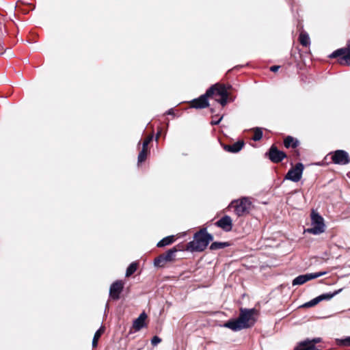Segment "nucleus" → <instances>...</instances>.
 Wrapping results in <instances>:
<instances>
[{
	"label": "nucleus",
	"instance_id": "20",
	"mask_svg": "<svg viewBox=\"0 0 350 350\" xmlns=\"http://www.w3.org/2000/svg\"><path fill=\"white\" fill-rule=\"evenodd\" d=\"M342 291V289L340 288L337 291H335L334 293H324V294L320 295L319 296V297L320 299V301H324V300H330L335 295L340 293Z\"/></svg>",
	"mask_w": 350,
	"mask_h": 350
},
{
	"label": "nucleus",
	"instance_id": "2",
	"mask_svg": "<svg viewBox=\"0 0 350 350\" xmlns=\"http://www.w3.org/2000/svg\"><path fill=\"white\" fill-rule=\"evenodd\" d=\"M213 239V235L206 232V228H202L194 234L193 240L187 244L186 250L192 252H202Z\"/></svg>",
	"mask_w": 350,
	"mask_h": 350
},
{
	"label": "nucleus",
	"instance_id": "6",
	"mask_svg": "<svg viewBox=\"0 0 350 350\" xmlns=\"http://www.w3.org/2000/svg\"><path fill=\"white\" fill-rule=\"evenodd\" d=\"M177 252L178 250L175 247L168 250L154 260V265L157 267H163L167 262H173L175 260Z\"/></svg>",
	"mask_w": 350,
	"mask_h": 350
},
{
	"label": "nucleus",
	"instance_id": "34",
	"mask_svg": "<svg viewBox=\"0 0 350 350\" xmlns=\"http://www.w3.org/2000/svg\"><path fill=\"white\" fill-rule=\"evenodd\" d=\"M166 114H167V115H172V114H174L173 109H170L169 110H167V112H166Z\"/></svg>",
	"mask_w": 350,
	"mask_h": 350
},
{
	"label": "nucleus",
	"instance_id": "19",
	"mask_svg": "<svg viewBox=\"0 0 350 350\" xmlns=\"http://www.w3.org/2000/svg\"><path fill=\"white\" fill-rule=\"evenodd\" d=\"M174 236H167V237L162 239L161 241H159L157 243V246L159 247H165V246H167V245L172 243L174 242Z\"/></svg>",
	"mask_w": 350,
	"mask_h": 350
},
{
	"label": "nucleus",
	"instance_id": "30",
	"mask_svg": "<svg viewBox=\"0 0 350 350\" xmlns=\"http://www.w3.org/2000/svg\"><path fill=\"white\" fill-rule=\"evenodd\" d=\"M341 342L343 345L350 347V336L342 339Z\"/></svg>",
	"mask_w": 350,
	"mask_h": 350
},
{
	"label": "nucleus",
	"instance_id": "24",
	"mask_svg": "<svg viewBox=\"0 0 350 350\" xmlns=\"http://www.w3.org/2000/svg\"><path fill=\"white\" fill-rule=\"evenodd\" d=\"M254 136L252 137V139L254 141V142H257V141H259L262 139V135H263V133H262V130L261 128L260 127H256L254 129Z\"/></svg>",
	"mask_w": 350,
	"mask_h": 350
},
{
	"label": "nucleus",
	"instance_id": "28",
	"mask_svg": "<svg viewBox=\"0 0 350 350\" xmlns=\"http://www.w3.org/2000/svg\"><path fill=\"white\" fill-rule=\"evenodd\" d=\"M153 135L148 136L145 140L143 142L142 144V148L148 150V146L150 142L152 140Z\"/></svg>",
	"mask_w": 350,
	"mask_h": 350
},
{
	"label": "nucleus",
	"instance_id": "31",
	"mask_svg": "<svg viewBox=\"0 0 350 350\" xmlns=\"http://www.w3.org/2000/svg\"><path fill=\"white\" fill-rule=\"evenodd\" d=\"M306 340H308V339H307ZM309 341H310V342H311V344H313L314 345L315 343L321 342V338H315L312 339V340H309Z\"/></svg>",
	"mask_w": 350,
	"mask_h": 350
},
{
	"label": "nucleus",
	"instance_id": "37",
	"mask_svg": "<svg viewBox=\"0 0 350 350\" xmlns=\"http://www.w3.org/2000/svg\"><path fill=\"white\" fill-rule=\"evenodd\" d=\"M329 155H330L329 154H327L326 157H325V159H327V157H329Z\"/></svg>",
	"mask_w": 350,
	"mask_h": 350
},
{
	"label": "nucleus",
	"instance_id": "38",
	"mask_svg": "<svg viewBox=\"0 0 350 350\" xmlns=\"http://www.w3.org/2000/svg\"><path fill=\"white\" fill-rule=\"evenodd\" d=\"M329 155H330L329 154H327L326 157H325V159H327V157H329Z\"/></svg>",
	"mask_w": 350,
	"mask_h": 350
},
{
	"label": "nucleus",
	"instance_id": "9",
	"mask_svg": "<svg viewBox=\"0 0 350 350\" xmlns=\"http://www.w3.org/2000/svg\"><path fill=\"white\" fill-rule=\"evenodd\" d=\"M304 167L301 163H297L295 167L291 168L285 176V179L297 183L302 176Z\"/></svg>",
	"mask_w": 350,
	"mask_h": 350
},
{
	"label": "nucleus",
	"instance_id": "14",
	"mask_svg": "<svg viewBox=\"0 0 350 350\" xmlns=\"http://www.w3.org/2000/svg\"><path fill=\"white\" fill-rule=\"evenodd\" d=\"M215 226L225 232H230L232 228V220L228 215H225L215 222Z\"/></svg>",
	"mask_w": 350,
	"mask_h": 350
},
{
	"label": "nucleus",
	"instance_id": "35",
	"mask_svg": "<svg viewBox=\"0 0 350 350\" xmlns=\"http://www.w3.org/2000/svg\"><path fill=\"white\" fill-rule=\"evenodd\" d=\"M159 135H160V133H157V137H156V139H157V138L159 137Z\"/></svg>",
	"mask_w": 350,
	"mask_h": 350
},
{
	"label": "nucleus",
	"instance_id": "21",
	"mask_svg": "<svg viewBox=\"0 0 350 350\" xmlns=\"http://www.w3.org/2000/svg\"><path fill=\"white\" fill-rule=\"evenodd\" d=\"M230 243L228 242H213L210 245L211 250H217L219 249H223L224 247H228Z\"/></svg>",
	"mask_w": 350,
	"mask_h": 350
},
{
	"label": "nucleus",
	"instance_id": "4",
	"mask_svg": "<svg viewBox=\"0 0 350 350\" xmlns=\"http://www.w3.org/2000/svg\"><path fill=\"white\" fill-rule=\"evenodd\" d=\"M251 205L252 202L250 199L244 197L239 200H233L230 206L234 208L235 214L241 217L249 213Z\"/></svg>",
	"mask_w": 350,
	"mask_h": 350
},
{
	"label": "nucleus",
	"instance_id": "7",
	"mask_svg": "<svg viewBox=\"0 0 350 350\" xmlns=\"http://www.w3.org/2000/svg\"><path fill=\"white\" fill-rule=\"evenodd\" d=\"M329 57H338V62L342 65L350 66V44L347 48H341L334 51Z\"/></svg>",
	"mask_w": 350,
	"mask_h": 350
},
{
	"label": "nucleus",
	"instance_id": "23",
	"mask_svg": "<svg viewBox=\"0 0 350 350\" xmlns=\"http://www.w3.org/2000/svg\"><path fill=\"white\" fill-rule=\"evenodd\" d=\"M104 332V327H101L98 329L94 334V336L92 339V347H96L98 345V340L100 337L102 333Z\"/></svg>",
	"mask_w": 350,
	"mask_h": 350
},
{
	"label": "nucleus",
	"instance_id": "3",
	"mask_svg": "<svg viewBox=\"0 0 350 350\" xmlns=\"http://www.w3.org/2000/svg\"><path fill=\"white\" fill-rule=\"evenodd\" d=\"M310 217L311 228L305 230V232L314 235H318L324 232L325 230V225L323 217L314 210L312 211Z\"/></svg>",
	"mask_w": 350,
	"mask_h": 350
},
{
	"label": "nucleus",
	"instance_id": "33",
	"mask_svg": "<svg viewBox=\"0 0 350 350\" xmlns=\"http://www.w3.org/2000/svg\"><path fill=\"white\" fill-rule=\"evenodd\" d=\"M280 68L279 66H273L270 68V70L272 72H277Z\"/></svg>",
	"mask_w": 350,
	"mask_h": 350
},
{
	"label": "nucleus",
	"instance_id": "22",
	"mask_svg": "<svg viewBox=\"0 0 350 350\" xmlns=\"http://www.w3.org/2000/svg\"><path fill=\"white\" fill-rule=\"evenodd\" d=\"M299 40L301 44L304 46H307L310 44V37L307 33L301 32L299 35Z\"/></svg>",
	"mask_w": 350,
	"mask_h": 350
},
{
	"label": "nucleus",
	"instance_id": "32",
	"mask_svg": "<svg viewBox=\"0 0 350 350\" xmlns=\"http://www.w3.org/2000/svg\"><path fill=\"white\" fill-rule=\"evenodd\" d=\"M222 118H223V116L220 117L218 120H212V121H211V124H213V125H217V124H218L221 122V120H222Z\"/></svg>",
	"mask_w": 350,
	"mask_h": 350
},
{
	"label": "nucleus",
	"instance_id": "18",
	"mask_svg": "<svg viewBox=\"0 0 350 350\" xmlns=\"http://www.w3.org/2000/svg\"><path fill=\"white\" fill-rule=\"evenodd\" d=\"M284 145L286 148L290 147L296 148L299 145V141L292 136H287L284 140Z\"/></svg>",
	"mask_w": 350,
	"mask_h": 350
},
{
	"label": "nucleus",
	"instance_id": "1",
	"mask_svg": "<svg viewBox=\"0 0 350 350\" xmlns=\"http://www.w3.org/2000/svg\"><path fill=\"white\" fill-rule=\"evenodd\" d=\"M256 312V310L254 308H241L239 317L235 320L227 321L224 324V327L235 332L249 328L255 323L254 315Z\"/></svg>",
	"mask_w": 350,
	"mask_h": 350
},
{
	"label": "nucleus",
	"instance_id": "12",
	"mask_svg": "<svg viewBox=\"0 0 350 350\" xmlns=\"http://www.w3.org/2000/svg\"><path fill=\"white\" fill-rule=\"evenodd\" d=\"M265 154L269 157L270 161L274 163H280L286 157V153L279 150L274 145L271 146L269 151L266 152Z\"/></svg>",
	"mask_w": 350,
	"mask_h": 350
},
{
	"label": "nucleus",
	"instance_id": "25",
	"mask_svg": "<svg viewBox=\"0 0 350 350\" xmlns=\"http://www.w3.org/2000/svg\"><path fill=\"white\" fill-rule=\"evenodd\" d=\"M137 268V263L136 262H133L129 265L126 271V277H129L132 274H133Z\"/></svg>",
	"mask_w": 350,
	"mask_h": 350
},
{
	"label": "nucleus",
	"instance_id": "16",
	"mask_svg": "<svg viewBox=\"0 0 350 350\" xmlns=\"http://www.w3.org/2000/svg\"><path fill=\"white\" fill-rule=\"evenodd\" d=\"M243 141H238L232 145H225L224 146V149L229 152L237 153L243 148Z\"/></svg>",
	"mask_w": 350,
	"mask_h": 350
},
{
	"label": "nucleus",
	"instance_id": "15",
	"mask_svg": "<svg viewBox=\"0 0 350 350\" xmlns=\"http://www.w3.org/2000/svg\"><path fill=\"white\" fill-rule=\"evenodd\" d=\"M147 319V314L143 312L139 316L133 321V328L135 332L139 331L142 328L146 327V319Z\"/></svg>",
	"mask_w": 350,
	"mask_h": 350
},
{
	"label": "nucleus",
	"instance_id": "27",
	"mask_svg": "<svg viewBox=\"0 0 350 350\" xmlns=\"http://www.w3.org/2000/svg\"><path fill=\"white\" fill-rule=\"evenodd\" d=\"M147 157V150L146 149H142V150L139 152L137 157L138 163H142L144 161Z\"/></svg>",
	"mask_w": 350,
	"mask_h": 350
},
{
	"label": "nucleus",
	"instance_id": "11",
	"mask_svg": "<svg viewBox=\"0 0 350 350\" xmlns=\"http://www.w3.org/2000/svg\"><path fill=\"white\" fill-rule=\"evenodd\" d=\"M327 271H319L317 273H310L298 275L293 280L292 285L297 286L304 284V283L310 280L325 275V274H327Z\"/></svg>",
	"mask_w": 350,
	"mask_h": 350
},
{
	"label": "nucleus",
	"instance_id": "36",
	"mask_svg": "<svg viewBox=\"0 0 350 350\" xmlns=\"http://www.w3.org/2000/svg\"><path fill=\"white\" fill-rule=\"evenodd\" d=\"M329 155H330L329 154H327L326 157H325V159H327V157H329Z\"/></svg>",
	"mask_w": 350,
	"mask_h": 350
},
{
	"label": "nucleus",
	"instance_id": "13",
	"mask_svg": "<svg viewBox=\"0 0 350 350\" xmlns=\"http://www.w3.org/2000/svg\"><path fill=\"white\" fill-rule=\"evenodd\" d=\"M124 283L121 280H116L113 282L109 288V297L113 300H118L123 291Z\"/></svg>",
	"mask_w": 350,
	"mask_h": 350
},
{
	"label": "nucleus",
	"instance_id": "8",
	"mask_svg": "<svg viewBox=\"0 0 350 350\" xmlns=\"http://www.w3.org/2000/svg\"><path fill=\"white\" fill-rule=\"evenodd\" d=\"M213 88H209L205 94L201 95L198 98H195L191 102V107L196 109H204L209 106L208 98L213 96Z\"/></svg>",
	"mask_w": 350,
	"mask_h": 350
},
{
	"label": "nucleus",
	"instance_id": "10",
	"mask_svg": "<svg viewBox=\"0 0 350 350\" xmlns=\"http://www.w3.org/2000/svg\"><path fill=\"white\" fill-rule=\"evenodd\" d=\"M329 154L334 164L343 165L349 163L350 161L349 155L345 150H338L330 152Z\"/></svg>",
	"mask_w": 350,
	"mask_h": 350
},
{
	"label": "nucleus",
	"instance_id": "29",
	"mask_svg": "<svg viewBox=\"0 0 350 350\" xmlns=\"http://www.w3.org/2000/svg\"><path fill=\"white\" fill-rule=\"evenodd\" d=\"M161 339L157 336H153L152 338L151 339V343L153 346L157 345L159 343L161 342Z\"/></svg>",
	"mask_w": 350,
	"mask_h": 350
},
{
	"label": "nucleus",
	"instance_id": "26",
	"mask_svg": "<svg viewBox=\"0 0 350 350\" xmlns=\"http://www.w3.org/2000/svg\"><path fill=\"white\" fill-rule=\"evenodd\" d=\"M320 302V299L318 297L311 299L310 301L305 303L304 305H303V307H305V308H310V307H312V306H314L315 305H317V304H319Z\"/></svg>",
	"mask_w": 350,
	"mask_h": 350
},
{
	"label": "nucleus",
	"instance_id": "5",
	"mask_svg": "<svg viewBox=\"0 0 350 350\" xmlns=\"http://www.w3.org/2000/svg\"><path fill=\"white\" fill-rule=\"evenodd\" d=\"M210 88H213V96H215V101L219 103L222 107L226 105L228 99V92L224 84L215 83Z\"/></svg>",
	"mask_w": 350,
	"mask_h": 350
},
{
	"label": "nucleus",
	"instance_id": "17",
	"mask_svg": "<svg viewBox=\"0 0 350 350\" xmlns=\"http://www.w3.org/2000/svg\"><path fill=\"white\" fill-rule=\"evenodd\" d=\"M295 350H320L311 344L309 340H304L300 342L295 347Z\"/></svg>",
	"mask_w": 350,
	"mask_h": 350
}]
</instances>
